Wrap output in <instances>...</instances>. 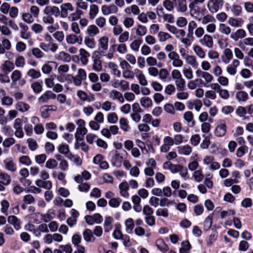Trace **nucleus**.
Instances as JSON below:
<instances>
[{"label": "nucleus", "instance_id": "obj_1", "mask_svg": "<svg viewBox=\"0 0 253 253\" xmlns=\"http://www.w3.org/2000/svg\"><path fill=\"white\" fill-rule=\"evenodd\" d=\"M223 0H209L207 3V7L211 13H214L223 7Z\"/></svg>", "mask_w": 253, "mask_h": 253}, {"label": "nucleus", "instance_id": "obj_2", "mask_svg": "<svg viewBox=\"0 0 253 253\" xmlns=\"http://www.w3.org/2000/svg\"><path fill=\"white\" fill-rule=\"evenodd\" d=\"M42 21L45 25H49L47 26V30L52 33L58 29V26L54 25V19L51 15H45L42 18Z\"/></svg>", "mask_w": 253, "mask_h": 253}, {"label": "nucleus", "instance_id": "obj_3", "mask_svg": "<svg viewBox=\"0 0 253 253\" xmlns=\"http://www.w3.org/2000/svg\"><path fill=\"white\" fill-rule=\"evenodd\" d=\"M165 27L172 35H174L177 39L184 37L186 34L185 31L182 29H178L174 25L169 24H165Z\"/></svg>", "mask_w": 253, "mask_h": 253}, {"label": "nucleus", "instance_id": "obj_4", "mask_svg": "<svg viewBox=\"0 0 253 253\" xmlns=\"http://www.w3.org/2000/svg\"><path fill=\"white\" fill-rule=\"evenodd\" d=\"M165 27L172 35H174L177 39L184 37L186 34L185 31L182 29H178L174 25L169 24H165Z\"/></svg>", "mask_w": 253, "mask_h": 253}, {"label": "nucleus", "instance_id": "obj_5", "mask_svg": "<svg viewBox=\"0 0 253 253\" xmlns=\"http://www.w3.org/2000/svg\"><path fill=\"white\" fill-rule=\"evenodd\" d=\"M4 169L11 172H15L17 169V165L12 157H7L3 160Z\"/></svg>", "mask_w": 253, "mask_h": 253}, {"label": "nucleus", "instance_id": "obj_6", "mask_svg": "<svg viewBox=\"0 0 253 253\" xmlns=\"http://www.w3.org/2000/svg\"><path fill=\"white\" fill-rule=\"evenodd\" d=\"M60 16L62 18H66L69 12H72L74 10V6L70 2L62 3L60 6Z\"/></svg>", "mask_w": 253, "mask_h": 253}, {"label": "nucleus", "instance_id": "obj_7", "mask_svg": "<svg viewBox=\"0 0 253 253\" xmlns=\"http://www.w3.org/2000/svg\"><path fill=\"white\" fill-rule=\"evenodd\" d=\"M226 125L225 122L222 120L219 121L214 130V134L217 137L224 136L226 133Z\"/></svg>", "mask_w": 253, "mask_h": 253}, {"label": "nucleus", "instance_id": "obj_8", "mask_svg": "<svg viewBox=\"0 0 253 253\" xmlns=\"http://www.w3.org/2000/svg\"><path fill=\"white\" fill-rule=\"evenodd\" d=\"M163 144L160 147V151L163 153L168 152L170 147L174 145L173 138L169 136H165L163 139Z\"/></svg>", "mask_w": 253, "mask_h": 253}, {"label": "nucleus", "instance_id": "obj_9", "mask_svg": "<svg viewBox=\"0 0 253 253\" xmlns=\"http://www.w3.org/2000/svg\"><path fill=\"white\" fill-rule=\"evenodd\" d=\"M65 39L67 43L69 44H75L76 43L81 44L83 42L82 37L76 34H70L66 35Z\"/></svg>", "mask_w": 253, "mask_h": 253}, {"label": "nucleus", "instance_id": "obj_10", "mask_svg": "<svg viewBox=\"0 0 253 253\" xmlns=\"http://www.w3.org/2000/svg\"><path fill=\"white\" fill-rule=\"evenodd\" d=\"M240 64V61L237 59H233L231 63L226 67V72L231 76L235 75L237 72V68Z\"/></svg>", "mask_w": 253, "mask_h": 253}, {"label": "nucleus", "instance_id": "obj_11", "mask_svg": "<svg viewBox=\"0 0 253 253\" xmlns=\"http://www.w3.org/2000/svg\"><path fill=\"white\" fill-rule=\"evenodd\" d=\"M225 10L227 11H230L234 16H239L242 12V7L236 4H230L226 3L225 5Z\"/></svg>", "mask_w": 253, "mask_h": 253}, {"label": "nucleus", "instance_id": "obj_12", "mask_svg": "<svg viewBox=\"0 0 253 253\" xmlns=\"http://www.w3.org/2000/svg\"><path fill=\"white\" fill-rule=\"evenodd\" d=\"M85 220L88 224L93 225L95 223H101L103 220V218L100 213H96L92 215L85 216Z\"/></svg>", "mask_w": 253, "mask_h": 253}, {"label": "nucleus", "instance_id": "obj_13", "mask_svg": "<svg viewBox=\"0 0 253 253\" xmlns=\"http://www.w3.org/2000/svg\"><path fill=\"white\" fill-rule=\"evenodd\" d=\"M199 42L203 46L208 48H211L213 47V41L212 37L208 34H205L200 39Z\"/></svg>", "mask_w": 253, "mask_h": 253}, {"label": "nucleus", "instance_id": "obj_14", "mask_svg": "<svg viewBox=\"0 0 253 253\" xmlns=\"http://www.w3.org/2000/svg\"><path fill=\"white\" fill-rule=\"evenodd\" d=\"M118 11V8L114 4H111L109 5H103L101 6V11L104 15L115 14Z\"/></svg>", "mask_w": 253, "mask_h": 253}, {"label": "nucleus", "instance_id": "obj_15", "mask_svg": "<svg viewBox=\"0 0 253 253\" xmlns=\"http://www.w3.org/2000/svg\"><path fill=\"white\" fill-rule=\"evenodd\" d=\"M19 26L21 29L20 31V38L23 40H28L31 36L29 30V27L24 23L20 22Z\"/></svg>", "mask_w": 253, "mask_h": 253}, {"label": "nucleus", "instance_id": "obj_16", "mask_svg": "<svg viewBox=\"0 0 253 253\" xmlns=\"http://www.w3.org/2000/svg\"><path fill=\"white\" fill-rule=\"evenodd\" d=\"M233 54L231 49L226 48L224 49L222 54L221 55V59L225 64H228L233 58Z\"/></svg>", "mask_w": 253, "mask_h": 253}, {"label": "nucleus", "instance_id": "obj_17", "mask_svg": "<svg viewBox=\"0 0 253 253\" xmlns=\"http://www.w3.org/2000/svg\"><path fill=\"white\" fill-rule=\"evenodd\" d=\"M247 35L246 32L243 29H239L235 32H232L230 35V38L235 42H237L239 39H243Z\"/></svg>", "mask_w": 253, "mask_h": 253}, {"label": "nucleus", "instance_id": "obj_18", "mask_svg": "<svg viewBox=\"0 0 253 253\" xmlns=\"http://www.w3.org/2000/svg\"><path fill=\"white\" fill-rule=\"evenodd\" d=\"M56 95L52 91L50 90L46 91L38 98V101L40 103H46L49 99H54L56 98Z\"/></svg>", "mask_w": 253, "mask_h": 253}, {"label": "nucleus", "instance_id": "obj_19", "mask_svg": "<svg viewBox=\"0 0 253 253\" xmlns=\"http://www.w3.org/2000/svg\"><path fill=\"white\" fill-rule=\"evenodd\" d=\"M197 21L200 22L203 25H208L212 22H215V18L211 14H208L202 16L201 15L199 17L197 16Z\"/></svg>", "mask_w": 253, "mask_h": 253}, {"label": "nucleus", "instance_id": "obj_20", "mask_svg": "<svg viewBox=\"0 0 253 253\" xmlns=\"http://www.w3.org/2000/svg\"><path fill=\"white\" fill-rule=\"evenodd\" d=\"M54 58L55 60L64 62H70L71 60V55L63 51H60L59 53L54 55Z\"/></svg>", "mask_w": 253, "mask_h": 253}, {"label": "nucleus", "instance_id": "obj_21", "mask_svg": "<svg viewBox=\"0 0 253 253\" xmlns=\"http://www.w3.org/2000/svg\"><path fill=\"white\" fill-rule=\"evenodd\" d=\"M108 67L110 69L112 75L117 78H120L121 77V71L119 69L117 64L113 62H109L108 63Z\"/></svg>", "mask_w": 253, "mask_h": 253}, {"label": "nucleus", "instance_id": "obj_22", "mask_svg": "<svg viewBox=\"0 0 253 253\" xmlns=\"http://www.w3.org/2000/svg\"><path fill=\"white\" fill-rule=\"evenodd\" d=\"M183 119L186 122L188 126L192 127L195 126L196 123L192 112L188 111L185 112L183 114Z\"/></svg>", "mask_w": 253, "mask_h": 253}, {"label": "nucleus", "instance_id": "obj_23", "mask_svg": "<svg viewBox=\"0 0 253 253\" xmlns=\"http://www.w3.org/2000/svg\"><path fill=\"white\" fill-rule=\"evenodd\" d=\"M185 61L187 64L193 68H197L199 66V62L195 55H187L185 57Z\"/></svg>", "mask_w": 253, "mask_h": 253}, {"label": "nucleus", "instance_id": "obj_24", "mask_svg": "<svg viewBox=\"0 0 253 253\" xmlns=\"http://www.w3.org/2000/svg\"><path fill=\"white\" fill-rule=\"evenodd\" d=\"M119 189L120 190V194L122 197L125 198L129 197V194L128 192L129 186L127 182L125 181L121 183L119 185Z\"/></svg>", "mask_w": 253, "mask_h": 253}, {"label": "nucleus", "instance_id": "obj_25", "mask_svg": "<svg viewBox=\"0 0 253 253\" xmlns=\"http://www.w3.org/2000/svg\"><path fill=\"white\" fill-rule=\"evenodd\" d=\"M83 236L84 241L87 243H93L96 239L92 230L90 229H86L83 232Z\"/></svg>", "mask_w": 253, "mask_h": 253}, {"label": "nucleus", "instance_id": "obj_26", "mask_svg": "<svg viewBox=\"0 0 253 253\" xmlns=\"http://www.w3.org/2000/svg\"><path fill=\"white\" fill-rule=\"evenodd\" d=\"M134 71L139 84L142 86H146L148 84V82L142 71L138 69H134Z\"/></svg>", "mask_w": 253, "mask_h": 253}, {"label": "nucleus", "instance_id": "obj_27", "mask_svg": "<svg viewBox=\"0 0 253 253\" xmlns=\"http://www.w3.org/2000/svg\"><path fill=\"white\" fill-rule=\"evenodd\" d=\"M189 8L190 15L197 20V16L199 17L201 16L200 7L197 5L189 3Z\"/></svg>", "mask_w": 253, "mask_h": 253}, {"label": "nucleus", "instance_id": "obj_28", "mask_svg": "<svg viewBox=\"0 0 253 253\" xmlns=\"http://www.w3.org/2000/svg\"><path fill=\"white\" fill-rule=\"evenodd\" d=\"M79 55L81 62L83 65H86L88 62V58L90 56V53L85 49L81 48L79 50Z\"/></svg>", "mask_w": 253, "mask_h": 253}, {"label": "nucleus", "instance_id": "obj_29", "mask_svg": "<svg viewBox=\"0 0 253 253\" xmlns=\"http://www.w3.org/2000/svg\"><path fill=\"white\" fill-rule=\"evenodd\" d=\"M87 129L85 127H77L75 134V137L76 140H83L84 135L87 133Z\"/></svg>", "mask_w": 253, "mask_h": 253}, {"label": "nucleus", "instance_id": "obj_30", "mask_svg": "<svg viewBox=\"0 0 253 253\" xmlns=\"http://www.w3.org/2000/svg\"><path fill=\"white\" fill-rule=\"evenodd\" d=\"M98 46L99 49L107 50L109 46V38L104 36L100 37L98 41Z\"/></svg>", "mask_w": 253, "mask_h": 253}, {"label": "nucleus", "instance_id": "obj_31", "mask_svg": "<svg viewBox=\"0 0 253 253\" xmlns=\"http://www.w3.org/2000/svg\"><path fill=\"white\" fill-rule=\"evenodd\" d=\"M8 222L12 224L16 230L21 229V221L14 215L9 216L7 218Z\"/></svg>", "mask_w": 253, "mask_h": 253}, {"label": "nucleus", "instance_id": "obj_32", "mask_svg": "<svg viewBox=\"0 0 253 253\" xmlns=\"http://www.w3.org/2000/svg\"><path fill=\"white\" fill-rule=\"evenodd\" d=\"M109 96L114 100H117L121 103L124 102V97L123 94L117 90H112L110 92Z\"/></svg>", "mask_w": 253, "mask_h": 253}, {"label": "nucleus", "instance_id": "obj_33", "mask_svg": "<svg viewBox=\"0 0 253 253\" xmlns=\"http://www.w3.org/2000/svg\"><path fill=\"white\" fill-rule=\"evenodd\" d=\"M15 109L21 113H25L29 111L30 108V105L22 101H18L15 104Z\"/></svg>", "mask_w": 253, "mask_h": 253}, {"label": "nucleus", "instance_id": "obj_34", "mask_svg": "<svg viewBox=\"0 0 253 253\" xmlns=\"http://www.w3.org/2000/svg\"><path fill=\"white\" fill-rule=\"evenodd\" d=\"M1 69L4 73H9L15 68L14 64L9 60L5 61L1 65Z\"/></svg>", "mask_w": 253, "mask_h": 253}, {"label": "nucleus", "instance_id": "obj_35", "mask_svg": "<svg viewBox=\"0 0 253 253\" xmlns=\"http://www.w3.org/2000/svg\"><path fill=\"white\" fill-rule=\"evenodd\" d=\"M86 33L89 36V37H94L99 33V30L97 26L93 24L90 25L86 28Z\"/></svg>", "mask_w": 253, "mask_h": 253}, {"label": "nucleus", "instance_id": "obj_36", "mask_svg": "<svg viewBox=\"0 0 253 253\" xmlns=\"http://www.w3.org/2000/svg\"><path fill=\"white\" fill-rule=\"evenodd\" d=\"M36 184L40 188L49 190L52 188V182L49 180L38 179L36 181Z\"/></svg>", "mask_w": 253, "mask_h": 253}, {"label": "nucleus", "instance_id": "obj_37", "mask_svg": "<svg viewBox=\"0 0 253 253\" xmlns=\"http://www.w3.org/2000/svg\"><path fill=\"white\" fill-rule=\"evenodd\" d=\"M99 12V7L95 4H91L89 7L88 16L90 19H94Z\"/></svg>", "mask_w": 253, "mask_h": 253}, {"label": "nucleus", "instance_id": "obj_38", "mask_svg": "<svg viewBox=\"0 0 253 253\" xmlns=\"http://www.w3.org/2000/svg\"><path fill=\"white\" fill-rule=\"evenodd\" d=\"M124 12L128 14H132L134 15H137L140 12V10L137 5L132 4L130 6L126 7L124 9Z\"/></svg>", "mask_w": 253, "mask_h": 253}, {"label": "nucleus", "instance_id": "obj_39", "mask_svg": "<svg viewBox=\"0 0 253 253\" xmlns=\"http://www.w3.org/2000/svg\"><path fill=\"white\" fill-rule=\"evenodd\" d=\"M246 46H253V37L244 38L239 42V46L243 49Z\"/></svg>", "mask_w": 253, "mask_h": 253}, {"label": "nucleus", "instance_id": "obj_40", "mask_svg": "<svg viewBox=\"0 0 253 253\" xmlns=\"http://www.w3.org/2000/svg\"><path fill=\"white\" fill-rule=\"evenodd\" d=\"M193 50L195 54L200 59H204L206 57V52L204 50L198 45H194Z\"/></svg>", "mask_w": 253, "mask_h": 253}, {"label": "nucleus", "instance_id": "obj_41", "mask_svg": "<svg viewBox=\"0 0 253 253\" xmlns=\"http://www.w3.org/2000/svg\"><path fill=\"white\" fill-rule=\"evenodd\" d=\"M126 231L128 234H132L134 227V221L132 218H128L125 221Z\"/></svg>", "mask_w": 253, "mask_h": 253}, {"label": "nucleus", "instance_id": "obj_42", "mask_svg": "<svg viewBox=\"0 0 253 253\" xmlns=\"http://www.w3.org/2000/svg\"><path fill=\"white\" fill-rule=\"evenodd\" d=\"M84 14V13L82 10L76 8L74 12H73L69 15L68 18L72 21H76L79 19L80 20L81 16L83 15Z\"/></svg>", "mask_w": 253, "mask_h": 253}, {"label": "nucleus", "instance_id": "obj_43", "mask_svg": "<svg viewBox=\"0 0 253 253\" xmlns=\"http://www.w3.org/2000/svg\"><path fill=\"white\" fill-rule=\"evenodd\" d=\"M244 21L241 18L229 17L228 20V24L233 27H239L242 26Z\"/></svg>", "mask_w": 253, "mask_h": 253}, {"label": "nucleus", "instance_id": "obj_44", "mask_svg": "<svg viewBox=\"0 0 253 253\" xmlns=\"http://www.w3.org/2000/svg\"><path fill=\"white\" fill-rule=\"evenodd\" d=\"M178 152L180 155H189L192 151V148L189 145H185L178 148Z\"/></svg>", "mask_w": 253, "mask_h": 253}, {"label": "nucleus", "instance_id": "obj_45", "mask_svg": "<svg viewBox=\"0 0 253 253\" xmlns=\"http://www.w3.org/2000/svg\"><path fill=\"white\" fill-rule=\"evenodd\" d=\"M92 69L95 72H99L102 70V62L99 58H95L93 59Z\"/></svg>", "mask_w": 253, "mask_h": 253}, {"label": "nucleus", "instance_id": "obj_46", "mask_svg": "<svg viewBox=\"0 0 253 253\" xmlns=\"http://www.w3.org/2000/svg\"><path fill=\"white\" fill-rule=\"evenodd\" d=\"M11 182L10 176L7 173L4 172H0V182L4 185H7Z\"/></svg>", "mask_w": 253, "mask_h": 253}, {"label": "nucleus", "instance_id": "obj_47", "mask_svg": "<svg viewBox=\"0 0 253 253\" xmlns=\"http://www.w3.org/2000/svg\"><path fill=\"white\" fill-rule=\"evenodd\" d=\"M58 151L66 157L70 153V148L66 144H60L57 147Z\"/></svg>", "mask_w": 253, "mask_h": 253}, {"label": "nucleus", "instance_id": "obj_48", "mask_svg": "<svg viewBox=\"0 0 253 253\" xmlns=\"http://www.w3.org/2000/svg\"><path fill=\"white\" fill-rule=\"evenodd\" d=\"M119 125L121 129L124 132L128 131L130 127L128 124V121L125 118H121L119 120Z\"/></svg>", "mask_w": 253, "mask_h": 253}, {"label": "nucleus", "instance_id": "obj_49", "mask_svg": "<svg viewBox=\"0 0 253 253\" xmlns=\"http://www.w3.org/2000/svg\"><path fill=\"white\" fill-rule=\"evenodd\" d=\"M22 78V73L18 70H14L11 75V79L12 84H16L17 81L20 80Z\"/></svg>", "mask_w": 253, "mask_h": 253}, {"label": "nucleus", "instance_id": "obj_50", "mask_svg": "<svg viewBox=\"0 0 253 253\" xmlns=\"http://www.w3.org/2000/svg\"><path fill=\"white\" fill-rule=\"evenodd\" d=\"M156 246L162 252H166L169 250L168 246L162 239L157 240L156 242Z\"/></svg>", "mask_w": 253, "mask_h": 253}, {"label": "nucleus", "instance_id": "obj_51", "mask_svg": "<svg viewBox=\"0 0 253 253\" xmlns=\"http://www.w3.org/2000/svg\"><path fill=\"white\" fill-rule=\"evenodd\" d=\"M187 10V1L186 0H178L177 1V11L180 12H185Z\"/></svg>", "mask_w": 253, "mask_h": 253}, {"label": "nucleus", "instance_id": "obj_52", "mask_svg": "<svg viewBox=\"0 0 253 253\" xmlns=\"http://www.w3.org/2000/svg\"><path fill=\"white\" fill-rule=\"evenodd\" d=\"M113 218L111 216H107L105 217L104 226L105 227V231L106 232H109L112 228V222Z\"/></svg>", "mask_w": 253, "mask_h": 253}, {"label": "nucleus", "instance_id": "obj_53", "mask_svg": "<svg viewBox=\"0 0 253 253\" xmlns=\"http://www.w3.org/2000/svg\"><path fill=\"white\" fill-rule=\"evenodd\" d=\"M174 83L178 90L182 91L184 89L185 87V81L182 77L175 80Z\"/></svg>", "mask_w": 253, "mask_h": 253}, {"label": "nucleus", "instance_id": "obj_54", "mask_svg": "<svg viewBox=\"0 0 253 253\" xmlns=\"http://www.w3.org/2000/svg\"><path fill=\"white\" fill-rule=\"evenodd\" d=\"M21 18L26 23L31 24L34 22L35 17L30 13L24 12L22 14Z\"/></svg>", "mask_w": 253, "mask_h": 253}, {"label": "nucleus", "instance_id": "obj_55", "mask_svg": "<svg viewBox=\"0 0 253 253\" xmlns=\"http://www.w3.org/2000/svg\"><path fill=\"white\" fill-rule=\"evenodd\" d=\"M157 36L160 42H164L172 38L171 36L169 34L163 31L159 32Z\"/></svg>", "mask_w": 253, "mask_h": 253}, {"label": "nucleus", "instance_id": "obj_56", "mask_svg": "<svg viewBox=\"0 0 253 253\" xmlns=\"http://www.w3.org/2000/svg\"><path fill=\"white\" fill-rule=\"evenodd\" d=\"M67 158L72 162L74 163L76 166H80L82 164V161L81 158L76 155L70 153L67 156Z\"/></svg>", "mask_w": 253, "mask_h": 253}, {"label": "nucleus", "instance_id": "obj_57", "mask_svg": "<svg viewBox=\"0 0 253 253\" xmlns=\"http://www.w3.org/2000/svg\"><path fill=\"white\" fill-rule=\"evenodd\" d=\"M219 30L221 34L225 35H228L231 34V28L224 23L219 24Z\"/></svg>", "mask_w": 253, "mask_h": 253}, {"label": "nucleus", "instance_id": "obj_58", "mask_svg": "<svg viewBox=\"0 0 253 253\" xmlns=\"http://www.w3.org/2000/svg\"><path fill=\"white\" fill-rule=\"evenodd\" d=\"M147 29L146 26L138 24L137 26L135 34L137 36L142 37L146 34Z\"/></svg>", "mask_w": 253, "mask_h": 253}, {"label": "nucleus", "instance_id": "obj_59", "mask_svg": "<svg viewBox=\"0 0 253 253\" xmlns=\"http://www.w3.org/2000/svg\"><path fill=\"white\" fill-rule=\"evenodd\" d=\"M0 100L2 105L7 107L12 106L14 102L13 99L8 95L2 98Z\"/></svg>", "mask_w": 253, "mask_h": 253}, {"label": "nucleus", "instance_id": "obj_60", "mask_svg": "<svg viewBox=\"0 0 253 253\" xmlns=\"http://www.w3.org/2000/svg\"><path fill=\"white\" fill-rule=\"evenodd\" d=\"M141 105L144 108H149L152 105V101L148 97H143L140 100Z\"/></svg>", "mask_w": 253, "mask_h": 253}, {"label": "nucleus", "instance_id": "obj_61", "mask_svg": "<svg viewBox=\"0 0 253 253\" xmlns=\"http://www.w3.org/2000/svg\"><path fill=\"white\" fill-rule=\"evenodd\" d=\"M142 43V40L136 39L132 41L130 44V48L132 51L137 52L139 50L140 46Z\"/></svg>", "mask_w": 253, "mask_h": 253}, {"label": "nucleus", "instance_id": "obj_62", "mask_svg": "<svg viewBox=\"0 0 253 253\" xmlns=\"http://www.w3.org/2000/svg\"><path fill=\"white\" fill-rule=\"evenodd\" d=\"M122 74L124 78L130 80L133 79L135 74V71L133 72L129 69L124 70Z\"/></svg>", "mask_w": 253, "mask_h": 253}, {"label": "nucleus", "instance_id": "obj_63", "mask_svg": "<svg viewBox=\"0 0 253 253\" xmlns=\"http://www.w3.org/2000/svg\"><path fill=\"white\" fill-rule=\"evenodd\" d=\"M25 59L22 55L17 56L15 60V66L18 68H23L25 65Z\"/></svg>", "mask_w": 253, "mask_h": 253}, {"label": "nucleus", "instance_id": "obj_64", "mask_svg": "<svg viewBox=\"0 0 253 253\" xmlns=\"http://www.w3.org/2000/svg\"><path fill=\"white\" fill-rule=\"evenodd\" d=\"M182 247L179 249V253H188L191 248L190 243L188 241H185L181 243Z\"/></svg>", "mask_w": 253, "mask_h": 253}]
</instances>
